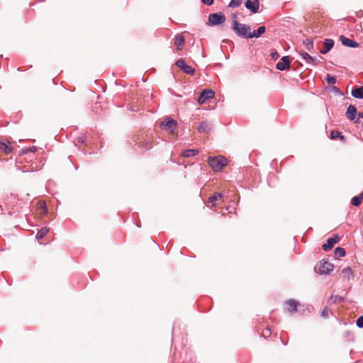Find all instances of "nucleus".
<instances>
[{"label":"nucleus","instance_id":"obj_26","mask_svg":"<svg viewBox=\"0 0 363 363\" xmlns=\"http://www.w3.org/2000/svg\"><path fill=\"white\" fill-rule=\"evenodd\" d=\"M362 198L360 195L354 196L351 200V203L354 206H359L362 202Z\"/></svg>","mask_w":363,"mask_h":363},{"label":"nucleus","instance_id":"obj_30","mask_svg":"<svg viewBox=\"0 0 363 363\" xmlns=\"http://www.w3.org/2000/svg\"><path fill=\"white\" fill-rule=\"evenodd\" d=\"M242 0H231L228 6L232 8H237L240 6Z\"/></svg>","mask_w":363,"mask_h":363},{"label":"nucleus","instance_id":"obj_16","mask_svg":"<svg viewBox=\"0 0 363 363\" xmlns=\"http://www.w3.org/2000/svg\"><path fill=\"white\" fill-rule=\"evenodd\" d=\"M174 44L177 47V50H182L185 44V38L182 34H177L174 38Z\"/></svg>","mask_w":363,"mask_h":363},{"label":"nucleus","instance_id":"obj_43","mask_svg":"<svg viewBox=\"0 0 363 363\" xmlns=\"http://www.w3.org/2000/svg\"><path fill=\"white\" fill-rule=\"evenodd\" d=\"M359 118H363V111L358 113Z\"/></svg>","mask_w":363,"mask_h":363},{"label":"nucleus","instance_id":"obj_33","mask_svg":"<svg viewBox=\"0 0 363 363\" xmlns=\"http://www.w3.org/2000/svg\"><path fill=\"white\" fill-rule=\"evenodd\" d=\"M356 325L359 328H363V315L359 316L356 320Z\"/></svg>","mask_w":363,"mask_h":363},{"label":"nucleus","instance_id":"obj_47","mask_svg":"<svg viewBox=\"0 0 363 363\" xmlns=\"http://www.w3.org/2000/svg\"><path fill=\"white\" fill-rule=\"evenodd\" d=\"M0 210L2 211L1 205H0Z\"/></svg>","mask_w":363,"mask_h":363},{"label":"nucleus","instance_id":"obj_7","mask_svg":"<svg viewBox=\"0 0 363 363\" xmlns=\"http://www.w3.org/2000/svg\"><path fill=\"white\" fill-rule=\"evenodd\" d=\"M291 65V57L290 56H284L281 60L277 63L276 68L278 70L284 71L289 69Z\"/></svg>","mask_w":363,"mask_h":363},{"label":"nucleus","instance_id":"obj_12","mask_svg":"<svg viewBox=\"0 0 363 363\" xmlns=\"http://www.w3.org/2000/svg\"><path fill=\"white\" fill-rule=\"evenodd\" d=\"M335 41L333 39L328 38L323 42V48L319 50L320 54H327L334 46Z\"/></svg>","mask_w":363,"mask_h":363},{"label":"nucleus","instance_id":"obj_5","mask_svg":"<svg viewBox=\"0 0 363 363\" xmlns=\"http://www.w3.org/2000/svg\"><path fill=\"white\" fill-rule=\"evenodd\" d=\"M176 65L185 74L189 75H194L195 73V69L192 68L191 66L186 64L185 60L182 58H180L177 60Z\"/></svg>","mask_w":363,"mask_h":363},{"label":"nucleus","instance_id":"obj_29","mask_svg":"<svg viewBox=\"0 0 363 363\" xmlns=\"http://www.w3.org/2000/svg\"><path fill=\"white\" fill-rule=\"evenodd\" d=\"M39 208L40 211H42L43 214H46L48 211V208L46 206V203L45 201H40L39 202Z\"/></svg>","mask_w":363,"mask_h":363},{"label":"nucleus","instance_id":"obj_10","mask_svg":"<svg viewBox=\"0 0 363 363\" xmlns=\"http://www.w3.org/2000/svg\"><path fill=\"white\" fill-rule=\"evenodd\" d=\"M339 240V236L337 235H335L333 237L329 238L327 240L326 243L322 245V249L325 252L329 251L333 247L334 245L337 243Z\"/></svg>","mask_w":363,"mask_h":363},{"label":"nucleus","instance_id":"obj_38","mask_svg":"<svg viewBox=\"0 0 363 363\" xmlns=\"http://www.w3.org/2000/svg\"><path fill=\"white\" fill-rule=\"evenodd\" d=\"M36 151V147L35 146L29 147L27 149L26 152H35Z\"/></svg>","mask_w":363,"mask_h":363},{"label":"nucleus","instance_id":"obj_11","mask_svg":"<svg viewBox=\"0 0 363 363\" xmlns=\"http://www.w3.org/2000/svg\"><path fill=\"white\" fill-rule=\"evenodd\" d=\"M340 40L341 41L342 44L345 47L355 48L359 47V44L357 41L351 40L345 37V35H340Z\"/></svg>","mask_w":363,"mask_h":363},{"label":"nucleus","instance_id":"obj_32","mask_svg":"<svg viewBox=\"0 0 363 363\" xmlns=\"http://www.w3.org/2000/svg\"><path fill=\"white\" fill-rule=\"evenodd\" d=\"M301 55L307 63H309V60H313V57L311 56L308 52H301Z\"/></svg>","mask_w":363,"mask_h":363},{"label":"nucleus","instance_id":"obj_44","mask_svg":"<svg viewBox=\"0 0 363 363\" xmlns=\"http://www.w3.org/2000/svg\"><path fill=\"white\" fill-rule=\"evenodd\" d=\"M267 333L270 335L271 333H270V330L269 329H267Z\"/></svg>","mask_w":363,"mask_h":363},{"label":"nucleus","instance_id":"obj_15","mask_svg":"<svg viewBox=\"0 0 363 363\" xmlns=\"http://www.w3.org/2000/svg\"><path fill=\"white\" fill-rule=\"evenodd\" d=\"M351 95L357 99H363V86H354L352 89Z\"/></svg>","mask_w":363,"mask_h":363},{"label":"nucleus","instance_id":"obj_23","mask_svg":"<svg viewBox=\"0 0 363 363\" xmlns=\"http://www.w3.org/2000/svg\"><path fill=\"white\" fill-rule=\"evenodd\" d=\"M50 230V228H42L35 235V238L37 240H40V239H42L49 232Z\"/></svg>","mask_w":363,"mask_h":363},{"label":"nucleus","instance_id":"obj_45","mask_svg":"<svg viewBox=\"0 0 363 363\" xmlns=\"http://www.w3.org/2000/svg\"><path fill=\"white\" fill-rule=\"evenodd\" d=\"M360 196H361V197H362V199H363V191L361 193Z\"/></svg>","mask_w":363,"mask_h":363},{"label":"nucleus","instance_id":"obj_35","mask_svg":"<svg viewBox=\"0 0 363 363\" xmlns=\"http://www.w3.org/2000/svg\"><path fill=\"white\" fill-rule=\"evenodd\" d=\"M321 316L323 318H327L328 316V307H325L321 313Z\"/></svg>","mask_w":363,"mask_h":363},{"label":"nucleus","instance_id":"obj_3","mask_svg":"<svg viewBox=\"0 0 363 363\" xmlns=\"http://www.w3.org/2000/svg\"><path fill=\"white\" fill-rule=\"evenodd\" d=\"M333 269L334 265L333 264L322 259L316 264L314 269L319 274H328Z\"/></svg>","mask_w":363,"mask_h":363},{"label":"nucleus","instance_id":"obj_46","mask_svg":"<svg viewBox=\"0 0 363 363\" xmlns=\"http://www.w3.org/2000/svg\"><path fill=\"white\" fill-rule=\"evenodd\" d=\"M16 168H17V169H18V170H20V169H21V168H20L19 167H18V166H16Z\"/></svg>","mask_w":363,"mask_h":363},{"label":"nucleus","instance_id":"obj_8","mask_svg":"<svg viewBox=\"0 0 363 363\" xmlns=\"http://www.w3.org/2000/svg\"><path fill=\"white\" fill-rule=\"evenodd\" d=\"M161 125L164 126L166 130L173 133L177 126V123L175 120L169 117L161 123Z\"/></svg>","mask_w":363,"mask_h":363},{"label":"nucleus","instance_id":"obj_28","mask_svg":"<svg viewBox=\"0 0 363 363\" xmlns=\"http://www.w3.org/2000/svg\"><path fill=\"white\" fill-rule=\"evenodd\" d=\"M325 80L326 82L330 84H334L336 83L337 82V78L335 76H332L329 74H328L326 75V77H325Z\"/></svg>","mask_w":363,"mask_h":363},{"label":"nucleus","instance_id":"obj_13","mask_svg":"<svg viewBox=\"0 0 363 363\" xmlns=\"http://www.w3.org/2000/svg\"><path fill=\"white\" fill-rule=\"evenodd\" d=\"M357 115V108L354 105H349L345 113L347 118L352 121L355 119Z\"/></svg>","mask_w":363,"mask_h":363},{"label":"nucleus","instance_id":"obj_27","mask_svg":"<svg viewBox=\"0 0 363 363\" xmlns=\"http://www.w3.org/2000/svg\"><path fill=\"white\" fill-rule=\"evenodd\" d=\"M335 255L339 257H343L345 256V250L342 247H338L335 249Z\"/></svg>","mask_w":363,"mask_h":363},{"label":"nucleus","instance_id":"obj_41","mask_svg":"<svg viewBox=\"0 0 363 363\" xmlns=\"http://www.w3.org/2000/svg\"><path fill=\"white\" fill-rule=\"evenodd\" d=\"M332 89L337 93H340V89L337 86H333Z\"/></svg>","mask_w":363,"mask_h":363},{"label":"nucleus","instance_id":"obj_17","mask_svg":"<svg viewBox=\"0 0 363 363\" xmlns=\"http://www.w3.org/2000/svg\"><path fill=\"white\" fill-rule=\"evenodd\" d=\"M266 31L265 26H259L256 30L252 33L250 32V35H248V38H259Z\"/></svg>","mask_w":363,"mask_h":363},{"label":"nucleus","instance_id":"obj_36","mask_svg":"<svg viewBox=\"0 0 363 363\" xmlns=\"http://www.w3.org/2000/svg\"><path fill=\"white\" fill-rule=\"evenodd\" d=\"M214 0H201V1L206 5H211L213 4Z\"/></svg>","mask_w":363,"mask_h":363},{"label":"nucleus","instance_id":"obj_6","mask_svg":"<svg viewBox=\"0 0 363 363\" xmlns=\"http://www.w3.org/2000/svg\"><path fill=\"white\" fill-rule=\"evenodd\" d=\"M214 95L215 92L213 90L206 89L201 91L197 101L199 104H203L207 100L213 99Z\"/></svg>","mask_w":363,"mask_h":363},{"label":"nucleus","instance_id":"obj_20","mask_svg":"<svg viewBox=\"0 0 363 363\" xmlns=\"http://www.w3.org/2000/svg\"><path fill=\"white\" fill-rule=\"evenodd\" d=\"M223 196L220 193L216 192L213 196L208 197V202L212 206H216V201L221 200Z\"/></svg>","mask_w":363,"mask_h":363},{"label":"nucleus","instance_id":"obj_19","mask_svg":"<svg viewBox=\"0 0 363 363\" xmlns=\"http://www.w3.org/2000/svg\"><path fill=\"white\" fill-rule=\"evenodd\" d=\"M198 153L199 151L196 149H187L182 152L181 156L184 157H192Z\"/></svg>","mask_w":363,"mask_h":363},{"label":"nucleus","instance_id":"obj_2","mask_svg":"<svg viewBox=\"0 0 363 363\" xmlns=\"http://www.w3.org/2000/svg\"><path fill=\"white\" fill-rule=\"evenodd\" d=\"M208 163L214 171L219 172L227 165L228 161L223 156L208 157Z\"/></svg>","mask_w":363,"mask_h":363},{"label":"nucleus","instance_id":"obj_42","mask_svg":"<svg viewBox=\"0 0 363 363\" xmlns=\"http://www.w3.org/2000/svg\"><path fill=\"white\" fill-rule=\"evenodd\" d=\"M347 271L351 272V269L350 267H347V268H345V269H342V272L343 273L347 272Z\"/></svg>","mask_w":363,"mask_h":363},{"label":"nucleus","instance_id":"obj_40","mask_svg":"<svg viewBox=\"0 0 363 363\" xmlns=\"http://www.w3.org/2000/svg\"><path fill=\"white\" fill-rule=\"evenodd\" d=\"M309 63H312L313 65H316L318 63L317 60L313 57V60H309Z\"/></svg>","mask_w":363,"mask_h":363},{"label":"nucleus","instance_id":"obj_31","mask_svg":"<svg viewBox=\"0 0 363 363\" xmlns=\"http://www.w3.org/2000/svg\"><path fill=\"white\" fill-rule=\"evenodd\" d=\"M140 147L142 149H145V150H147L151 149L152 145H151V143H150L149 142H146V141H141V142L140 143Z\"/></svg>","mask_w":363,"mask_h":363},{"label":"nucleus","instance_id":"obj_1","mask_svg":"<svg viewBox=\"0 0 363 363\" xmlns=\"http://www.w3.org/2000/svg\"><path fill=\"white\" fill-rule=\"evenodd\" d=\"M231 28L239 37L248 38V35H250V26L240 23L236 20L233 21Z\"/></svg>","mask_w":363,"mask_h":363},{"label":"nucleus","instance_id":"obj_39","mask_svg":"<svg viewBox=\"0 0 363 363\" xmlns=\"http://www.w3.org/2000/svg\"><path fill=\"white\" fill-rule=\"evenodd\" d=\"M352 121H354V123L355 124H359V123H360V122H361V121H360V118H359V116H358L357 118L356 117V118H355V119H354V120H353Z\"/></svg>","mask_w":363,"mask_h":363},{"label":"nucleus","instance_id":"obj_18","mask_svg":"<svg viewBox=\"0 0 363 363\" xmlns=\"http://www.w3.org/2000/svg\"><path fill=\"white\" fill-rule=\"evenodd\" d=\"M289 306L288 311L289 313H294L297 310L298 302L294 299H289L286 302Z\"/></svg>","mask_w":363,"mask_h":363},{"label":"nucleus","instance_id":"obj_9","mask_svg":"<svg viewBox=\"0 0 363 363\" xmlns=\"http://www.w3.org/2000/svg\"><path fill=\"white\" fill-rule=\"evenodd\" d=\"M245 6L246 7V9L250 10L252 13H256L259 11V0H247L245 2Z\"/></svg>","mask_w":363,"mask_h":363},{"label":"nucleus","instance_id":"obj_24","mask_svg":"<svg viewBox=\"0 0 363 363\" xmlns=\"http://www.w3.org/2000/svg\"><path fill=\"white\" fill-rule=\"evenodd\" d=\"M330 301L333 303H341L344 301V297L339 295H332L330 297Z\"/></svg>","mask_w":363,"mask_h":363},{"label":"nucleus","instance_id":"obj_22","mask_svg":"<svg viewBox=\"0 0 363 363\" xmlns=\"http://www.w3.org/2000/svg\"><path fill=\"white\" fill-rule=\"evenodd\" d=\"M330 138L331 139L333 140H335L337 138H340L341 141H345V138L344 135H342V133L340 132H339L338 130H332L330 132Z\"/></svg>","mask_w":363,"mask_h":363},{"label":"nucleus","instance_id":"obj_25","mask_svg":"<svg viewBox=\"0 0 363 363\" xmlns=\"http://www.w3.org/2000/svg\"><path fill=\"white\" fill-rule=\"evenodd\" d=\"M303 44L304 45L305 48L310 52L313 49V42L309 38L303 40Z\"/></svg>","mask_w":363,"mask_h":363},{"label":"nucleus","instance_id":"obj_14","mask_svg":"<svg viewBox=\"0 0 363 363\" xmlns=\"http://www.w3.org/2000/svg\"><path fill=\"white\" fill-rule=\"evenodd\" d=\"M212 127L211 122L203 121L199 124L197 129L200 133H207L211 130Z\"/></svg>","mask_w":363,"mask_h":363},{"label":"nucleus","instance_id":"obj_37","mask_svg":"<svg viewBox=\"0 0 363 363\" xmlns=\"http://www.w3.org/2000/svg\"><path fill=\"white\" fill-rule=\"evenodd\" d=\"M85 138L84 136H82V137H79L77 138V141L78 143H81V144H84L85 143Z\"/></svg>","mask_w":363,"mask_h":363},{"label":"nucleus","instance_id":"obj_34","mask_svg":"<svg viewBox=\"0 0 363 363\" xmlns=\"http://www.w3.org/2000/svg\"><path fill=\"white\" fill-rule=\"evenodd\" d=\"M271 57L277 60L279 57V54L277 51L272 52L270 54Z\"/></svg>","mask_w":363,"mask_h":363},{"label":"nucleus","instance_id":"obj_21","mask_svg":"<svg viewBox=\"0 0 363 363\" xmlns=\"http://www.w3.org/2000/svg\"><path fill=\"white\" fill-rule=\"evenodd\" d=\"M0 151L5 154H9L12 151V147L4 142L0 141Z\"/></svg>","mask_w":363,"mask_h":363},{"label":"nucleus","instance_id":"obj_4","mask_svg":"<svg viewBox=\"0 0 363 363\" xmlns=\"http://www.w3.org/2000/svg\"><path fill=\"white\" fill-rule=\"evenodd\" d=\"M225 16L222 12L210 13L208 18V26H219L225 21Z\"/></svg>","mask_w":363,"mask_h":363}]
</instances>
